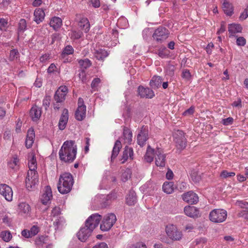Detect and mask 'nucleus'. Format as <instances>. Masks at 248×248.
Instances as JSON below:
<instances>
[{"mask_svg": "<svg viewBox=\"0 0 248 248\" xmlns=\"http://www.w3.org/2000/svg\"><path fill=\"white\" fill-rule=\"evenodd\" d=\"M155 150L151 148L149 145L148 146L146 154L144 156L145 160L148 163L152 162L154 159V156L155 157Z\"/></svg>", "mask_w": 248, "mask_h": 248, "instance_id": "31", "label": "nucleus"}, {"mask_svg": "<svg viewBox=\"0 0 248 248\" xmlns=\"http://www.w3.org/2000/svg\"><path fill=\"white\" fill-rule=\"evenodd\" d=\"M30 115L32 121H37L41 115V108L37 106L32 107L30 110Z\"/></svg>", "mask_w": 248, "mask_h": 248, "instance_id": "19", "label": "nucleus"}, {"mask_svg": "<svg viewBox=\"0 0 248 248\" xmlns=\"http://www.w3.org/2000/svg\"><path fill=\"white\" fill-rule=\"evenodd\" d=\"M77 147L74 140H66L64 142L59 152L61 161L65 163H72L76 158Z\"/></svg>", "mask_w": 248, "mask_h": 248, "instance_id": "1", "label": "nucleus"}, {"mask_svg": "<svg viewBox=\"0 0 248 248\" xmlns=\"http://www.w3.org/2000/svg\"><path fill=\"white\" fill-rule=\"evenodd\" d=\"M38 182V175L36 170H29L26 179V185L28 187H32Z\"/></svg>", "mask_w": 248, "mask_h": 248, "instance_id": "9", "label": "nucleus"}, {"mask_svg": "<svg viewBox=\"0 0 248 248\" xmlns=\"http://www.w3.org/2000/svg\"><path fill=\"white\" fill-rule=\"evenodd\" d=\"M166 232L170 238L173 241H179L182 238V232L172 224H169L166 226Z\"/></svg>", "mask_w": 248, "mask_h": 248, "instance_id": "4", "label": "nucleus"}, {"mask_svg": "<svg viewBox=\"0 0 248 248\" xmlns=\"http://www.w3.org/2000/svg\"><path fill=\"white\" fill-rule=\"evenodd\" d=\"M78 63L81 68L84 69L89 67L92 64V62L88 59L80 60L78 61Z\"/></svg>", "mask_w": 248, "mask_h": 248, "instance_id": "43", "label": "nucleus"}, {"mask_svg": "<svg viewBox=\"0 0 248 248\" xmlns=\"http://www.w3.org/2000/svg\"><path fill=\"white\" fill-rule=\"evenodd\" d=\"M34 20L37 23L39 24L44 19L45 17V12L40 8L36 9L34 13Z\"/></svg>", "mask_w": 248, "mask_h": 248, "instance_id": "27", "label": "nucleus"}, {"mask_svg": "<svg viewBox=\"0 0 248 248\" xmlns=\"http://www.w3.org/2000/svg\"><path fill=\"white\" fill-rule=\"evenodd\" d=\"M27 29V22L25 19H21L19 20L18 26V33H23Z\"/></svg>", "mask_w": 248, "mask_h": 248, "instance_id": "38", "label": "nucleus"}, {"mask_svg": "<svg viewBox=\"0 0 248 248\" xmlns=\"http://www.w3.org/2000/svg\"><path fill=\"white\" fill-rule=\"evenodd\" d=\"M123 139L125 143L130 144L132 140V133L128 128L124 127L123 130Z\"/></svg>", "mask_w": 248, "mask_h": 248, "instance_id": "28", "label": "nucleus"}, {"mask_svg": "<svg viewBox=\"0 0 248 248\" xmlns=\"http://www.w3.org/2000/svg\"><path fill=\"white\" fill-rule=\"evenodd\" d=\"M86 107H78L75 112V118L78 121H82L86 117Z\"/></svg>", "mask_w": 248, "mask_h": 248, "instance_id": "23", "label": "nucleus"}, {"mask_svg": "<svg viewBox=\"0 0 248 248\" xmlns=\"http://www.w3.org/2000/svg\"><path fill=\"white\" fill-rule=\"evenodd\" d=\"M93 231L88 227L85 226L82 227L77 233L78 239L81 242H85L91 235Z\"/></svg>", "mask_w": 248, "mask_h": 248, "instance_id": "12", "label": "nucleus"}, {"mask_svg": "<svg viewBox=\"0 0 248 248\" xmlns=\"http://www.w3.org/2000/svg\"><path fill=\"white\" fill-rule=\"evenodd\" d=\"M92 248H108V247L106 243L101 242L95 245Z\"/></svg>", "mask_w": 248, "mask_h": 248, "instance_id": "63", "label": "nucleus"}, {"mask_svg": "<svg viewBox=\"0 0 248 248\" xmlns=\"http://www.w3.org/2000/svg\"><path fill=\"white\" fill-rule=\"evenodd\" d=\"M183 200L190 204H196L199 201L198 195L192 191H189L182 195Z\"/></svg>", "mask_w": 248, "mask_h": 248, "instance_id": "13", "label": "nucleus"}, {"mask_svg": "<svg viewBox=\"0 0 248 248\" xmlns=\"http://www.w3.org/2000/svg\"><path fill=\"white\" fill-rule=\"evenodd\" d=\"M194 107H191L190 108L186 110L184 113L183 115H191L194 113Z\"/></svg>", "mask_w": 248, "mask_h": 248, "instance_id": "64", "label": "nucleus"}, {"mask_svg": "<svg viewBox=\"0 0 248 248\" xmlns=\"http://www.w3.org/2000/svg\"><path fill=\"white\" fill-rule=\"evenodd\" d=\"M0 236L5 242H9L12 238V234L8 231H3L0 233Z\"/></svg>", "mask_w": 248, "mask_h": 248, "instance_id": "46", "label": "nucleus"}, {"mask_svg": "<svg viewBox=\"0 0 248 248\" xmlns=\"http://www.w3.org/2000/svg\"><path fill=\"white\" fill-rule=\"evenodd\" d=\"M30 231L31 236L32 237L35 235L39 232V228L35 226H32Z\"/></svg>", "mask_w": 248, "mask_h": 248, "instance_id": "57", "label": "nucleus"}, {"mask_svg": "<svg viewBox=\"0 0 248 248\" xmlns=\"http://www.w3.org/2000/svg\"><path fill=\"white\" fill-rule=\"evenodd\" d=\"M184 212L186 216L191 217H198L199 214V210L194 206H186Z\"/></svg>", "mask_w": 248, "mask_h": 248, "instance_id": "21", "label": "nucleus"}, {"mask_svg": "<svg viewBox=\"0 0 248 248\" xmlns=\"http://www.w3.org/2000/svg\"><path fill=\"white\" fill-rule=\"evenodd\" d=\"M227 217V212L225 210L218 209V223L224 221Z\"/></svg>", "mask_w": 248, "mask_h": 248, "instance_id": "40", "label": "nucleus"}, {"mask_svg": "<svg viewBox=\"0 0 248 248\" xmlns=\"http://www.w3.org/2000/svg\"><path fill=\"white\" fill-rule=\"evenodd\" d=\"M101 218V216L98 214H93L86 220L85 225L93 231L98 225Z\"/></svg>", "mask_w": 248, "mask_h": 248, "instance_id": "8", "label": "nucleus"}, {"mask_svg": "<svg viewBox=\"0 0 248 248\" xmlns=\"http://www.w3.org/2000/svg\"><path fill=\"white\" fill-rule=\"evenodd\" d=\"M82 32L80 31H73L71 33V38L74 39H78L81 37Z\"/></svg>", "mask_w": 248, "mask_h": 248, "instance_id": "52", "label": "nucleus"}, {"mask_svg": "<svg viewBox=\"0 0 248 248\" xmlns=\"http://www.w3.org/2000/svg\"><path fill=\"white\" fill-rule=\"evenodd\" d=\"M19 209L20 212L27 214L31 211L30 205L26 202H21L18 205Z\"/></svg>", "mask_w": 248, "mask_h": 248, "instance_id": "37", "label": "nucleus"}, {"mask_svg": "<svg viewBox=\"0 0 248 248\" xmlns=\"http://www.w3.org/2000/svg\"><path fill=\"white\" fill-rule=\"evenodd\" d=\"M236 43L238 46H243L246 44V39L243 37H239L237 39Z\"/></svg>", "mask_w": 248, "mask_h": 248, "instance_id": "59", "label": "nucleus"}, {"mask_svg": "<svg viewBox=\"0 0 248 248\" xmlns=\"http://www.w3.org/2000/svg\"><path fill=\"white\" fill-rule=\"evenodd\" d=\"M68 120V111L65 108L63 110L59 122V127L60 130H63L66 125Z\"/></svg>", "mask_w": 248, "mask_h": 248, "instance_id": "18", "label": "nucleus"}, {"mask_svg": "<svg viewBox=\"0 0 248 248\" xmlns=\"http://www.w3.org/2000/svg\"><path fill=\"white\" fill-rule=\"evenodd\" d=\"M131 171L130 169H126L122 174V180L124 182L127 181L130 177Z\"/></svg>", "mask_w": 248, "mask_h": 248, "instance_id": "47", "label": "nucleus"}, {"mask_svg": "<svg viewBox=\"0 0 248 248\" xmlns=\"http://www.w3.org/2000/svg\"><path fill=\"white\" fill-rule=\"evenodd\" d=\"M49 24L55 30H57L61 27L62 20L60 17H54L51 19Z\"/></svg>", "mask_w": 248, "mask_h": 248, "instance_id": "30", "label": "nucleus"}, {"mask_svg": "<svg viewBox=\"0 0 248 248\" xmlns=\"http://www.w3.org/2000/svg\"><path fill=\"white\" fill-rule=\"evenodd\" d=\"M155 163L157 167L163 168L166 164V155L162 149L157 148L155 153Z\"/></svg>", "mask_w": 248, "mask_h": 248, "instance_id": "7", "label": "nucleus"}, {"mask_svg": "<svg viewBox=\"0 0 248 248\" xmlns=\"http://www.w3.org/2000/svg\"><path fill=\"white\" fill-rule=\"evenodd\" d=\"M65 223V220L62 217L60 216L56 218L53 223L55 230L62 229L64 226Z\"/></svg>", "mask_w": 248, "mask_h": 248, "instance_id": "36", "label": "nucleus"}, {"mask_svg": "<svg viewBox=\"0 0 248 248\" xmlns=\"http://www.w3.org/2000/svg\"><path fill=\"white\" fill-rule=\"evenodd\" d=\"M79 77L82 83L86 82V75L84 70H82L78 74Z\"/></svg>", "mask_w": 248, "mask_h": 248, "instance_id": "58", "label": "nucleus"}, {"mask_svg": "<svg viewBox=\"0 0 248 248\" xmlns=\"http://www.w3.org/2000/svg\"><path fill=\"white\" fill-rule=\"evenodd\" d=\"M232 106L236 108H241L242 107V102L240 98H238L237 100L234 101L232 104Z\"/></svg>", "mask_w": 248, "mask_h": 248, "instance_id": "62", "label": "nucleus"}, {"mask_svg": "<svg viewBox=\"0 0 248 248\" xmlns=\"http://www.w3.org/2000/svg\"><path fill=\"white\" fill-rule=\"evenodd\" d=\"M169 53L168 50L166 47H163L158 49L157 54L160 57L165 58L169 55Z\"/></svg>", "mask_w": 248, "mask_h": 248, "instance_id": "48", "label": "nucleus"}, {"mask_svg": "<svg viewBox=\"0 0 248 248\" xmlns=\"http://www.w3.org/2000/svg\"><path fill=\"white\" fill-rule=\"evenodd\" d=\"M138 93L142 98H152L155 96V93L151 89L141 86L138 88Z\"/></svg>", "mask_w": 248, "mask_h": 248, "instance_id": "14", "label": "nucleus"}, {"mask_svg": "<svg viewBox=\"0 0 248 248\" xmlns=\"http://www.w3.org/2000/svg\"><path fill=\"white\" fill-rule=\"evenodd\" d=\"M29 170H36L37 168V163L35 156L33 155H31L30 158L29 159Z\"/></svg>", "mask_w": 248, "mask_h": 248, "instance_id": "39", "label": "nucleus"}, {"mask_svg": "<svg viewBox=\"0 0 248 248\" xmlns=\"http://www.w3.org/2000/svg\"><path fill=\"white\" fill-rule=\"evenodd\" d=\"M8 25V21L4 18L0 19V30L1 31H5Z\"/></svg>", "mask_w": 248, "mask_h": 248, "instance_id": "54", "label": "nucleus"}, {"mask_svg": "<svg viewBox=\"0 0 248 248\" xmlns=\"http://www.w3.org/2000/svg\"><path fill=\"white\" fill-rule=\"evenodd\" d=\"M47 241V236H40L36 238L35 245L37 248H45L48 243Z\"/></svg>", "mask_w": 248, "mask_h": 248, "instance_id": "25", "label": "nucleus"}, {"mask_svg": "<svg viewBox=\"0 0 248 248\" xmlns=\"http://www.w3.org/2000/svg\"><path fill=\"white\" fill-rule=\"evenodd\" d=\"M209 218L213 222H217V209H214L209 214Z\"/></svg>", "mask_w": 248, "mask_h": 248, "instance_id": "49", "label": "nucleus"}, {"mask_svg": "<svg viewBox=\"0 0 248 248\" xmlns=\"http://www.w3.org/2000/svg\"><path fill=\"white\" fill-rule=\"evenodd\" d=\"M233 121L232 117H228L226 119H222L221 122L224 125H229L232 124Z\"/></svg>", "mask_w": 248, "mask_h": 248, "instance_id": "56", "label": "nucleus"}, {"mask_svg": "<svg viewBox=\"0 0 248 248\" xmlns=\"http://www.w3.org/2000/svg\"><path fill=\"white\" fill-rule=\"evenodd\" d=\"M19 159L16 156H15L8 162L9 167L12 169H16L18 167Z\"/></svg>", "mask_w": 248, "mask_h": 248, "instance_id": "42", "label": "nucleus"}, {"mask_svg": "<svg viewBox=\"0 0 248 248\" xmlns=\"http://www.w3.org/2000/svg\"><path fill=\"white\" fill-rule=\"evenodd\" d=\"M162 79L159 76H154L150 82V86L154 89L158 88L160 86Z\"/></svg>", "mask_w": 248, "mask_h": 248, "instance_id": "35", "label": "nucleus"}, {"mask_svg": "<svg viewBox=\"0 0 248 248\" xmlns=\"http://www.w3.org/2000/svg\"><path fill=\"white\" fill-rule=\"evenodd\" d=\"M190 174L192 180L196 183H199L202 179L201 175L195 170H192Z\"/></svg>", "mask_w": 248, "mask_h": 248, "instance_id": "41", "label": "nucleus"}, {"mask_svg": "<svg viewBox=\"0 0 248 248\" xmlns=\"http://www.w3.org/2000/svg\"><path fill=\"white\" fill-rule=\"evenodd\" d=\"M148 139V129L146 126H142L137 136L138 144L141 147L144 145Z\"/></svg>", "mask_w": 248, "mask_h": 248, "instance_id": "11", "label": "nucleus"}, {"mask_svg": "<svg viewBox=\"0 0 248 248\" xmlns=\"http://www.w3.org/2000/svg\"><path fill=\"white\" fill-rule=\"evenodd\" d=\"M163 190L167 194L172 193L175 188L174 183L172 182H166L162 186Z\"/></svg>", "mask_w": 248, "mask_h": 248, "instance_id": "32", "label": "nucleus"}, {"mask_svg": "<svg viewBox=\"0 0 248 248\" xmlns=\"http://www.w3.org/2000/svg\"><path fill=\"white\" fill-rule=\"evenodd\" d=\"M0 194L6 201H12L13 192L12 188L8 185L5 184H0Z\"/></svg>", "mask_w": 248, "mask_h": 248, "instance_id": "10", "label": "nucleus"}, {"mask_svg": "<svg viewBox=\"0 0 248 248\" xmlns=\"http://www.w3.org/2000/svg\"><path fill=\"white\" fill-rule=\"evenodd\" d=\"M248 17V5L244 11L240 14L239 19L241 21L245 20Z\"/></svg>", "mask_w": 248, "mask_h": 248, "instance_id": "55", "label": "nucleus"}, {"mask_svg": "<svg viewBox=\"0 0 248 248\" xmlns=\"http://www.w3.org/2000/svg\"><path fill=\"white\" fill-rule=\"evenodd\" d=\"M121 148L122 144L121 141L119 140H117L112 151L111 161H112L118 156Z\"/></svg>", "mask_w": 248, "mask_h": 248, "instance_id": "24", "label": "nucleus"}, {"mask_svg": "<svg viewBox=\"0 0 248 248\" xmlns=\"http://www.w3.org/2000/svg\"><path fill=\"white\" fill-rule=\"evenodd\" d=\"M235 173L233 172H228L226 170H223L221 172L220 177L222 178H226L227 177H231L235 175Z\"/></svg>", "mask_w": 248, "mask_h": 248, "instance_id": "53", "label": "nucleus"}, {"mask_svg": "<svg viewBox=\"0 0 248 248\" xmlns=\"http://www.w3.org/2000/svg\"><path fill=\"white\" fill-rule=\"evenodd\" d=\"M61 211L60 207H55L51 211V216L53 217H56L60 216Z\"/></svg>", "mask_w": 248, "mask_h": 248, "instance_id": "50", "label": "nucleus"}, {"mask_svg": "<svg viewBox=\"0 0 248 248\" xmlns=\"http://www.w3.org/2000/svg\"><path fill=\"white\" fill-rule=\"evenodd\" d=\"M52 198V194L51 189L49 186H46L45 187V192L40 198L41 202L44 205H46L49 202Z\"/></svg>", "mask_w": 248, "mask_h": 248, "instance_id": "16", "label": "nucleus"}, {"mask_svg": "<svg viewBox=\"0 0 248 248\" xmlns=\"http://www.w3.org/2000/svg\"><path fill=\"white\" fill-rule=\"evenodd\" d=\"M50 102V97L49 96L46 97L43 101V105L45 107L46 109L49 106Z\"/></svg>", "mask_w": 248, "mask_h": 248, "instance_id": "61", "label": "nucleus"}, {"mask_svg": "<svg viewBox=\"0 0 248 248\" xmlns=\"http://www.w3.org/2000/svg\"><path fill=\"white\" fill-rule=\"evenodd\" d=\"M228 29L229 33L233 35L236 33L241 32L242 28L239 24L232 23L229 25Z\"/></svg>", "mask_w": 248, "mask_h": 248, "instance_id": "29", "label": "nucleus"}, {"mask_svg": "<svg viewBox=\"0 0 248 248\" xmlns=\"http://www.w3.org/2000/svg\"><path fill=\"white\" fill-rule=\"evenodd\" d=\"M173 137L178 149L182 150L186 147V138L185 137L184 133L182 131L178 130L174 132Z\"/></svg>", "mask_w": 248, "mask_h": 248, "instance_id": "5", "label": "nucleus"}, {"mask_svg": "<svg viewBox=\"0 0 248 248\" xmlns=\"http://www.w3.org/2000/svg\"><path fill=\"white\" fill-rule=\"evenodd\" d=\"M236 204L242 208L245 209L239 213L238 216L248 220V202L238 201L236 202Z\"/></svg>", "mask_w": 248, "mask_h": 248, "instance_id": "17", "label": "nucleus"}, {"mask_svg": "<svg viewBox=\"0 0 248 248\" xmlns=\"http://www.w3.org/2000/svg\"><path fill=\"white\" fill-rule=\"evenodd\" d=\"M94 55L97 60L103 61L105 58L108 56V53L104 49H99L95 50Z\"/></svg>", "mask_w": 248, "mask_h": 248, "instance_id": "33", "label": "nucleus"}, {"mask_svg": "<svg viewBox=\"0 0 248 248\" xmlns=\"http://www.w3.org/2000/svg\"><path fill=\"white\" fill-rule=\"evenodd\" d=\"M78 26L84 31L85 32H87L90 28V25L88 19L87 18H82L78 23Z\"/></svg>", "mask_w": 248, "mask_h": 248, "instance_id": "34", "label": "nucleus"}, {"mask_svg": "<svg viewBox=\"0 0 248 248\" xmlns=\"http://www.w3.org/2000/svg\"><path fill=\"white\" fill-rule=\"evenodd\" d=\"M100 82V79L99 78H95L93 79V80L91 84V87L93 89H94L99 84V83Z\"/></svg>", "mask_w": 248, "mask_h": 248, "instance_id": "60", "label": "nucleus"}, {"mask_svg": "<svg viewBox=\"0 0 248 248\" xmlns=\"http://www.w3.org/2000/svg\"><path fill=\"white\" fill-rule=\"evenodd\" d=\"M222 9L224 13L227 16H231L233 13L232 5L226 0L223 3Z\"/></svg>", "mask_w": 248, "mask_h": 248, "instance_id": "26", "label": "nucleus"}, {"mask_svg": "<svg viewBox=\"0 0 248 248\" xmlns=\"http://www.w3.org/2000/svg\"><path fill=\"white\" fill-rule=\"evenodd\" d=\"M35 138V132L32 128H30L27 133V137L25 141V145L27 148H31L34 142Z\"/></svg>", "mask_w": 248, "mask_h": 248, "instance_id": "20", "label": "nucleus"}, {"mask_svg": "<svg viewBox=\"0 0 248 248\" xmlns=\"http://www.w3.org/2000/svg\"><path fill=\"white\" fill-rule=\"evenodd\" d=\"M74 184L72 175L70 173H64L61 175L58 184V189L62 194L69 193L72 189Z\"/></svg>", "mask_w": 248, "mask_h": 248, "instance_id": "2", "label": "nucleus"}, {"mask_svg": "<svg viewBox=\"0 0 248 248\" xmlns=\"http://www.w3.org/2000/svg\"><path fill=\"white\" fill-rule=\"evenodd\" d=\"M74 52V49L71 46H67L63 50L62 55L72 54Z\"/></svg>", "mask_w": 248, "mask_h": 248, "instance_id": "51", "label": "nucleus"}, {"mask_svg": "<svg viewBox=\"0 0 248 248\" xmlns=\"http://www.w3.org/2000/svg\"><path fill=\"white\" fill-rule=\"evenodd\" d=\"M126 203L129 205H134L137 202V196L136 193L133 190H130L128 194L126 197Z\"/></svg>", "mask_w": 248, "mask_h": 248, "instance_id": "22", "label": "nucleus"}, {"mask_svg": "<svg viewBox=\"0 0 248 248\" xmlns=\"http://www.w3.org/2000/svg\"><path fill=\"white\" fill-rule=\"evenodd\" d=\"M169 34V32L168 30L165 28L160 27L155 30L153 37L157 42L161 43L168 37Z\"/></svg>", "mask_w": 248, "mask_h": 248, "instance_id": "6", "label": "nucleus"}, {"mask_svg": "<svg viewBox=\"0 0 248 248\" xmlns=\"http://www.w3.org/2000/svg\"><path fill=\"white\" fill-rule=\"evenodd\" d=\"M65 95L64 93H60V91H56L54 95V99L56 103L62 102L65 99Z\"/></svg>", "mask_w": 248, "mask_h": 248, "instance_id": "45", "label": "nucleus"}, {"mask_svg": "<svg viewBox=\"0 0 248 248\" xmlns=\"http://www.w3.org/2000/svg\"><path fill=\"white\" fill-rule=\"evenodd\" d=\"M133 154L132 148L126 146L124 148L121 158L120 159V160L122 161L121 163H124L128 158L132 160L133 159Z\"/></svg>", "mask_w": 248, "mask_h": 248, "instance_id": "15", "label": "nucleus"}, {"mask_svg": "<svg viewBox=\"0 0 248 248\" xmlns=\"http://www.w3.org/2000/svg\"><path fill=\"white\" fill-rule=\"evenodd\" d=\"M19 57V53L17 49H13L10 51L9 60L13 61L18 59Z\"/></svg>", "mask_w": 248, "mask_h": 248, "instance_id": "44", "label": "nucleus"}, {"mask_svg": "<svg viewBox=\"0 0 248 248\" xmlns=\"http://www.w3.org/2000/svg\"><path fill=\"white\" fill-rule=\"evenodd\" d=\"M116 216L112 213L105 216L100 224V228L101 231L107 232L109 231L116 221Z\"/></svg>", "mask_w": 248, "mask_h": 248, "instance_id": "3", "label": "nucleus"}]
</instances>
